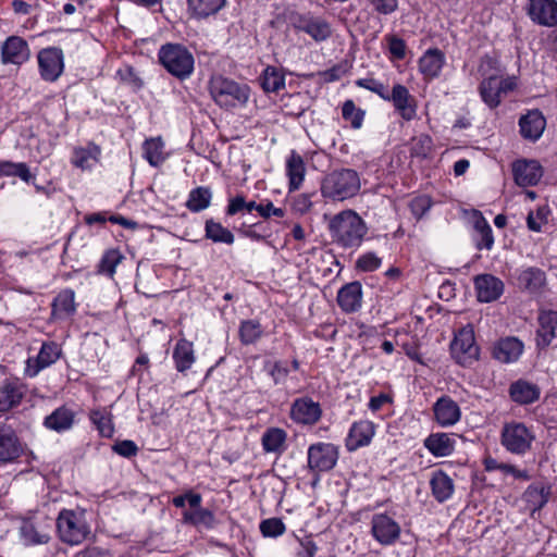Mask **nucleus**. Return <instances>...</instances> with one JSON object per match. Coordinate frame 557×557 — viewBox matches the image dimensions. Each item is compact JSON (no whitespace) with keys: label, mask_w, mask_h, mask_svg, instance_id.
Returning a JSON list of instances; mask_svg holds the SVG:
<instances>
[{"label":"nucleus","mask_w":557,"mask_h":557,"mask_svg":"<svg viewBox=\"0 0 557 557\" xmlns=\"http://www.w3.org/2000/svg\"><path fill=\"white\" fill-rule=\"evenodd\" d=\"M372 10L382 15H389L398 9V0H368Z\"/></svg>","instance_id":"obj_56"},{"label":"nucleus","mask_w":557,"mask_h":557,"mask_svg":"<svg viewBox=\"0 0 557 557\" xmlns=\"http://www.w3.org/2000/svg\"><path fill=\"white\" fill-rule=\"evenodd\" d=\"M435 422L442 428L455 425L461 418L459 405L449 396H441L433 405Z\"/></svg>","instance_id":"obj_18"},{"label":"nucleus","mask_w":557,"mask_h":557,"mask_svg":"<svg viewBox=\"0 0 557 557\" xmlns=\"http://www.w3.org/2000/svg\"><path fill=\"white\" fill-rule=\"evenodd\" d=\"M546 127V120L541 111L530 110L519 119L520 135L530 141H536Z\"/></svg>","instance_id":"obj_20"},{"label":"nucleus","mask_w":557,"mask_h":557,"mask_svg":"<svg viewBox=\"0 0 557 557\" xmlns=\"http://www.w3.org/2000/svg\"><path fill=\"white\" fill-rule=\"evenodd\" d=\"M517 87L515 77H504L500 75H491L484 78L479 92L483 102L491 109L497 108L503 99Z\"/></svg>","instance_id":"obj_6"},{"label":"nucleus","mask_w":557,"mask_h":557,"mask_svg":"<svg viewBox=\"0 0 557 557\" xmlns=\"http://www.w3.org/2000/svg\"><path fill=\"white\" fill-rule=\"evenodd\" d=\"M76 413L73 409L61 406L54 409L44 420V425L57 433H63L71 430L75 423Z\"/></svg>","instance_id":"obj_28"},{"label":"nucleus","mask_w":557,"mask_h":557,"mask_svg":"<svg viewBox=\"0 0 557 557\" xmlns=\"http://www.w3.org/2000/svg\"><path fill=\"white\" fill-rule=\"evenodd\" d=\"M343 117L350 122L354 128H359L362 124L363 113L356 108L352 100H347L342 109Z\"/></svg>","instance_id":"obj_54"},{"label":"nucleus","mask_w":557,"mask_h":557,"mask_svg":"<svg viewBox=\"0 0 557 557\" xmlns=\"http://www.w3.org/2000/svg\"><path fill=\"white\" fill-rule=\"evenodd\" d=\"M258 213L260 216L268 219L272 215L282 218L284 216V210L282 208H275L271 201L258 205Z\"/></svg>","instance_id":"obj_62"},{"label":"nucleus","mask_w":557,"mask_h":557,"mask_svg":"<svg viewBox=\"0 0 557 557\" xmlns=\"http://www.w3.org/2000/svg\"><path fill=\"white\" fill-rule=\"evenodd\" d=\"M337 304L346 312H356L362 304V286L359 282H351L344 285L337 293Z\"/></svg>","instance_id":"obj_26"},{"label":"nucleus","mask_w":557,"mask_h":557,"mask_svg":"<svg viewBox=\"0 0 557 557\" xmlns=\"http://www.w3.org/2000/svg\"><path fill=\"white\" fill-rule=\"evenodd\" d=\"M474 228L482 235L483 244H493L492 228L484 218L478 216L475 219Z\"/></svg>","instance_id":"obj_61"},{"label":"nucleus","mask_w":557,"mask_h":557,"mask_svg":"<svg viewBox=\"0 0 557 557\" xmlns=\"http://www.w3.org/2000/svg\"><path fill=\"white\" fill-rule=\"evenodd\" d=\"M387 100L393 102L396 111L404 120L410 121L416 116V100L404 85H395Z\"/></svg>","instance_id":"obj_23"},{"label":"nucleus","mask_w":557,"mask_h":557,"mask_svg":"<svg viewBox=\"0 0 557 557\" xmlns=\"http://www.w3.org/2000/svg\"><path fill=\"white\" fill-rule=\"evenodd\" d=\"M508 393L512 401L530 405L540 399L541 388L535 383L519 379L510 384Z\"/></svg>","instance_id":"obj_25"},{"label":"nucleus","mask_w":557,"mask_h":557,"mask_svg":"<svg viewBox=\"0 0 557 557\" xmlns=\"http://www.w3.org/2000/svg\"><path fill=\"white\" fill-rule=\"evenodd\" d=\"M61 355L62 349L59 344L54 342L44 343L38 355L27 359L25 374L29 377H35L41 370L57 362Z\"/></svg>","instance_id":"obj_11"},{"label":"nucleus","mask_w":557,"mask_h":557,"mask_svg":"<svg viewBox=\"0 0 557 557\" xmlns=\"http://www.w3.org/2000/svg\"><path fill=\"white\" fill-rule=\"evenodd\" d=\"M375 434V424L369 420H359L351 424L345 446L348 451H355L370 445Z\"/></svg>","instance_id":"obj_16"},{"label":"nucleus","mask_w":557,"mask_h":557,"mask_svg":"<svg viewBox=\"0 0 557 557\" xmlns=\"http://www.w3.org/2000/svg\"><path fill=\"white\" fill-rule=\"evenodd\" d=\"M433 149V140L426 134H420L410 140V154L417 158H428Z\"/></svg>","instance_id":"obj_49"},{"label":"nucleus","mask_w":557,"mask_h":557,"mask_svg":"<svg viewBox=\"0 0 557 557\" xmlns=\"http://www.w3.org/2000/svg\"><path fill=\"white\" fill-rule=\"evenodd\" d=\"M101 149L95 144L77 147L73 150L71 162L74 166L85 171L92 169L100 160Z\"/></svg>","instance_id":"obj_32"},{"label":"nucleus","mask_w":557,"mask_h":557,"mask_svg":"<svg viewBox=\"0 0 557 557\" xmlns=\"http://www.w3.org/2000/svg\"><path fill=\"white\" fill-rule=\"evenodd\" d=\"M112 449L117 455H120L122 457L129 458L137 454L138 447L133 441L125 440V441L115 443L112 446Z\"/></svg>","instance_id":"obj_59"},{"label":"nucleus","mask_w":557,"mask_h":557,"mask_svg":"<svg viewBox=\"0 0 557 557\" xmlns=\"http://www.w3.org/2000/svg\"><path fill=\"white\" fill-rule=\"evenodd\" d=\"M164 144L160 137L147 139L144 143V157L152 166L160 165L165 160Z\"/></svg>","instance_id":"obj_42"},{"label":"nucleus","mask_w":557,"mask_h":557,"mask_svg":"<svg viewBox=\"0 0 557 557\" xmlns=\"http://www.w3.org/2000/svg\"><path fill=\"white\" fill-rule=\"evenodd\" d=\"M296 28L308 34L315 41H324L332 35L330 23L319 16H300L296 23Z\"/></svg>","instance_id":"obj_22"},{"label":"nucleus","mask_w":557,"mask_h":557,"mask_svg":"<svg viewBox=\"0 0 557 557\" xmlns=\"http://www.w3.org/2000/svg\"><path fill=\"white\" fill-rule=\"evenodd\" d=\"M285 78L284 75L273 66H268L264 70L262 77V87L267 92H276L284 88Z\"/></svg>","instance_id":"obj_48"},{"label":"nucleus","mask_w":557,"mask_h":557,"mask_svg":"<svg viewBox=\"0 0 557 557\" xmlns=\"http://www.w3.org/2000/svg\"><path fill=\"white\" fill-rule=\"evenodd\" d=\"M226 0H188L189 10L194 15L203 18L218 13Z\"/></svg>","instance_id":"obj_41"},{"label":"nucleus","mask_w":557,"mask_h":557,"mask_svg":"<svg viewBox=\"0 0 557 557\" xmlns=\"http://www.w3.org/2000/svg\"><path fill=\"white\" fill-rule=\"evenodd\" d=\"M245 206H246V200H245L244 196L238 195V196L230 199L228 206L226 209V213L228 215H235L239 212L245 211Z\"/></svg>","instance_id":"obj_64"},{"label":"nucleus","mask_w":557,"mask_h":557,"mask_svg":"<svg viewBox=\"0 0 557 557\" xmlns=\"http://www.w3.org/2000/svg\"><path fill=\"white\" fill-rule=\"evenodd\" d=\"M263 334V327L258 320H245L239 326V337L244 345L256 343Z\"/></svg>","instance_id":"obj_46"},{"label":"nucleus","mask_w":557,"mask_h":557,"mask_svg":"<svg viewBox=\"0 0 557 557\" xmlns=\"http://www.w3.org/2000/svg\"><path fill=\"white\" fill-rule=\"evenodd\" d=\"M557 336V311H542L539 315L537 346L550 345Z\"/></svg>","instance_id":"obj_29"},{"label":"nucleus","mask_w":557,"mask_h":557,"mask_svg":"<svg viewBox=\"0 0 557 557\" xmlns=\"http://www.w3.org/2000/svg\"><path fill=\"white\" fill-rule=\"evenodd\" d=\"M361 184L359 175L350 169L330 173L322 183V194L332 200L343 201L358 194Z\"/></svg>","instance_id":"obj_2"},{"label":"nucleus","mask_w":557,"mask_h":557,"mask_svg":"<svg viewBox=\"0 0 557 557\" xmlns=\"http://www.w3.org/2000/svg\"><path fill=\"white\" fill-rule=\"evenodd\" d=\"M286 438L287 434L283 429L270 428L262 435V447L265 453L281 454L285 449Z\"/></svg>","instance_id":"obj_40"},{"label":"nucleus","mask_w":557,"mask_h":557,"mask_svg":"<svg viewBox=\"0 0 557 557\" xmlns=\"http://www.w3.org/2000/svg\"><path fill=\"white\" fill-rule=\"evenodd\" d=\"M173 360L178 372L184 373L190 369L196 361L193 343L185 338L177 341L173 350Z\"/></svg>","instance_id":"obj_35"},{"label":"nucleus","mask_w":557,"mask_h":557,"mask_svg":"<svg viewBox=\"0 0 557 557\" xmlns=\"http://www.w3.org/2000/svg\"><path fill=\"white\" fill-rule=\"evenodd\" d=\"M515 181L520 186L536 185L543 176V170L535 160H518L512 165Z\"/></svg>","instance_id":"obj_21"},{"label":"nucleus","mask_w":557,"mask_h":557,"mask_svg":"<svg viewBox=\"0 0 557 557\" xmlns=\"http://www.w3.org/2000/svg\"><path fill=\"white\" fill-rule=\"evenodd\" d=\"M527 13L537 25L557 26V0H528Z\"/></svg>","instance_id":"obj_12"},{"label":"nucleus","mask_w":557,"mask_h":557,"mask_svg":"<svg viewBox=\"0 0 557 557\" xmlns=\"http://www.w3.org/2000/svg\"><path fill=\"white\" fill-rule=\"evenodd\" d=\"M308 467L314 472L332 470L338 459V449L331 443H315L308 448Z\"/></svg>","instance_id":"obj_10"},{"label":"nucleus","mask_w":557,"mask_h":557,"mask_svg":"<svg viewBox=\"0 0 557 557\" xmlns=\"http://www.w3.org/2000/svg\"><path fill=\"white\" fill-rule=\"evenodd\" d=\"M30 52L27 42L18 37L11 36L2 45V62L22 64L29 59Z\"/></svg>","instance_id":"obj_24"},{"label":"nucleus","mask_w":557,"mask_h":557,"mask_svg":"<svg viewBox=\"0 0 557 557\" xmlns=\"http://www.w3.org/2000/svg\"><path fill=\"white\" fill-rule=\"evenodd\" d=\"M24 453V446L15 431L5 424H0V463H9L18 459Z\"/></svg>","instance_id":"obj_14"},{"label":"nucleus","mask_w":557,"mask_h":557,"mask_svg":"<svg viewBox=\"0 0 557 557\" xmlns=\"http://www.w3.org/2000/svg\"><path fill=\"white\" fill-rule=\"evenodd\" d=\"M446 58L437 48L428 49L419 60V71L428 81L436 78L445 64Z\"/></svg>","instance_id":"obj_27"},{"label":"nucleus","mask_w":557,"mask_h":557,"mask_svg":"<svg viewBox=\"0 0 557 557\" xmlns=\"http://www.w3.org/2000/svg\"><path fill=\"white\" fill-rule=\"evenodd\" d=\"M523 352V343L517 337L500 339L494 347V357L505 363L517 361Z\"/></svg>","instance_id":"obj_30"},{"label":"nucleus","mask_w":557,"mask_h":557,"mask_svg":"<svg viewBox=\"0 0 557 557\" xmlns=\"http://www.w3.org/2000/svg\"><path fill=\"white\" fill-rule=\"evenodd\" d=\"M209 91L213 101L224 110L245 107L250 97V88L221 75L211 77Z\"/></svg>","instance_id":"obj_1"},{"label":"nucleus","mask_w":557,"mask_h":557,"mask_svg":"<svg viewBox=\"0 0 557 557\" xmlns=\"http://www.w3.org/2000/svg\"><path fill=\"white\" fill-rule=\"evenodd\" d=\"M207 237L213 242H221L231 244L234 240L233 234L220 223L214 221H207L206 223Z\"/></svg>","instance_id":"obj_51"},{"label":"nucleus","mask_w":557,"mask_h":557,"mask_svg":"<svg viewBox=\"0 0 557 557\" xmlns=\"http://www.w3.org/2000/svg\"><path fill=\"white\" fill-rule=\"evenodd\" d=\"M456 440L447 433H432L424 440V447L435 457H447L455 449Z\"/></svg>","instance_id":"obj_31"},{"label":"nucleus","mask_w":557,"mask_h":557,"mask_svg":"<svg viewBox=\"0 0 557 557\" xmlns=\"http://www.w3.org/2000/svg\"><path fill=\"white\" fill-rule=\"evenodd\" d=\"M38 63L41 77L54 82L63 72V53L58 48H47L39 52Z\"/></svg>","instance_id":"obj_15"},{"label":"nucleus","mask_w":557,"mask_h":557,"mask_svg":"<svg viewBox=\"0 0 557 557\" xmlns=\"http://www.w3.org/2000/svg\"><path fill=\"white\" fill-rule=\"evenodd\" d=\"M124 259L119 249L112 248L106 251L99 263V273L112 276L116 265Z\"/></svg>","instance_id":"obj_50"},{"label":"nucleus","mask_w":557,"mask_h":557,"mask_svg":"<svg viewBox=\"0 0 557 557\" xmlns=\"http://www.w3.org/2000/svg\"><path fill=\"white\" fill-rule=\"evenodd\" d=\"M389 51L396 59H404L406 55V44L398 37L389 38Z\"/></svg>","instance_id":"obj_63"},{"label":"nucleus","mask_w":557,"mask_h":557,"mask_svg":"<svg viewBox=\"0 0 557 557\" xmlns=\"http://www.w3.org/2000/svg\"><path fill=\"white\" fill-rule=\"evenodd\" d=\"M263 369L272 377L275 385L284 384L289 374L287 363L282 360H265Z\"/></svg>","instance_id":"obj_47"},{"label":"nucleus","mask_w":557,"mask_h":557,"mask_svg":"<svg viewBox=\"0 0 557 557\" xmlns=\"http://www.w3.org/2000/svg\"><path fill=\"white\" fill-rule=\"evenodd\" d=\"M371 532L380 544L391 545L398 540L400 527L387 515L377 513L372 517Z\"/></svg>","instance_id":"obj_13"},{"label":"nucleus","mask_w":557,"mask_h":557,"mask_svg":"<svg viewBox=\"0 0 557 557\" xmlns=\"http://www.w3.org/2000/svg\"><path fill=\"white\" fill-rule=\"evenodd\" d=\"M285 530V524L277 518H270L260 523V532L265 537H277L282 535Z\"/></svg>","instance_id":"obj_53"},{"label":"nucleus","mask_w":557,"mask_h":557,"mask_svg":"<svg viewBox=\"0 0 557 557\" xmlns=\"http://www.w3.org/2000/svg\"><path fill=\"white\" fill-rule=\"evenodd\" d=\"M517 281L520 288L536 294L545 284V273L537 268H528L520 271Z\"/></svg>","instance_id":"obj_36"},{"label":"nucleus","mask_w":557,"mask_h":557,"mask_svg":"<svg viewBox=\"0 0 557 557\" xmlns=\"http://www.w3.org/2000/svg\"><path fill=\"white\" fill-rule=\"evenodd\" d=\"M212 194L207 187H197L189 194L187 208L193 212H199L210 206Z\"/></svg>","instance_id":"obj_44"},{"label":"nucleus","mask_w":557,"mask_h":557,"mask_svg":"<svg viewBox=\"0 0 557 557\" xmlns=\"http://www.w3.org/2000/svg\"><path fill=\"white\" fill-rule=\"evenodd\" d=\"M357 85L375 92L384 100H387L389 98V92H388L386 86L375 79H371V78L359 79L357 82Z\"/></svg>","instance_id":"obj_57"},{"label":"nucleus","mask_w":557,"mask_h":557,"mask_svg":"<svg viewBox=\"0 0 557 557\" xmlns=\"http://www.w3.org/2000/svg\"><path fill=\"white\" fill-rule=\"evenodd\" d=\"M112 418V413L108 408H97L89 412V420L102 437L109 438L113 436L114 424Z\"/></svg>","instance_id":"obj_39"},{"label":"nucleus","mask_w":557,"mask_h":557,"mask_svg":"<svg viewBox=\"0 0 557 557\" xmlns=\"http://www.w3.org/2000/svg\"><path fill=\"white\" fill-rule=\"evenodd\" d=\"M0 174L5 176H18L25 182H29L33 176L25 163L1 162Z\"/></svg>","instance_id":"obj_52"},{"label":"nucleus","mask_w":557,"mask_h":557,"mask_svg":"<svg viewBox=\"0 0 557 557\" xmlns=\"http://www.w3.org/2000/svg\"><path fill=\"white\" fill-rule=\"evenodd\" d=\"M534 438L533 432L521 422L506 423L500 434L502 445L516 455H524L531 448Z\"/></svg>","instance_id":"obj_8"},{"label":"nucleus","mask_w":557,"mask_h":557,"mask_svg":"<svg viewBox=\"0 0 557 557\" xmlns=\"http://www.w3.org/2000/svg\"><path fill=\"white\" fill-rule=\"evenodd\" d=\"M549 491L542 485H530L523 494V498L532 511L540 510L548 502Z\"/></svg>","instance_id":"obj_43"},{"label":"nucleus","mask_w":557,"mask_h":557,"mask_svg":"<svg viewBox=\"0 0 557 557\" xmlns=\"http://www.w3.org/2000/svg\"><path fill=\"white\" fill-rule=\"evenodd\" d=\"M183 522L195 527L212 529L215 524V517L211 510L201 507L200 504L197 507H190L189 510L183 511Z\"/></svg>","instance_id":"obj_37"},{"label":"nucleus","mask_w":557,"mask_h":557,"mask_svg":"<svg viewBox=\"0 0 557 557\" xmlns=\"http://www.w3.org/2000/svg\"><path fill=\"white\" fill-rule=\"evenodd\" d=\"M202 502V497L198 493H194L193 491H187L183 495H177L172 499V504L176 508H184L186 504L190 507H197Z\"/></svg>","instance_id":"obj_55"},{"label":"nucleus","mask_w":557,"mask_h":557,"mask_svg":"<svg viewBox=\"0 0 557 557\" xmlns=\"http://www.w3.org/2000/svg\"><path fill=\"white\" fill-rule=\"evenodd\" d=\"M22 398V386L16 382L5 381L0 387V411H8L17 406Z\"/></svg>","instance_id":"obj_38"},{"label":"nucleus","mask_w":557,"mask_h":557,"mask_svg":"<svg viewBox=\"0 0 557 557\" xmlns=\"http://www.w3.org/2000/svg\"><path fill=\"white\" fill-rule=\"evenodd\" d=\"M161 64L175 77L184 79L194 71V57L182 45L168 44L159 51Z\"/></svg>","instance_id":"obj_4"},{"label":"nucleus","mask_w":557,"mask_h":557,"mask_svg":"<svg viewBox=\"0 0 557 557\" xmlns=\"http://www.w3.org/2000/svg\"><path fill=\"white\" fill-rule=\"evenodd\" d=\"M75 311L74 293L72 290L61 292L53 301V313L57 318H65Z\"/></svg>","instance_id":"obj_45"},{"label":"nucleus","mask_w":557,"mask_h":557,"mask_svg":"<svg viewBox=\"0 0 557 557\" xmlns=\"http://www.w3.org/2000/svg\"><path fill=\"white\" fill-rule=\"evenodd\" d=\"M57 531L60 540L72 546L82 544L91 533L85 512L71 509L59 512Z\"/></svg>","instance_id":"obj_3"},{"label":"nucleus","mask_w":557,"mask_h":557,"mask_svg":"<svg viewBox=\"0 0 557 557\" xmlns=\"http://www.w3.org/2000/svg\"><path fill=\"white\" fill-rule=\"evenodd\" d=\"M474 286L478 300L481 302L495 301L504 293V283L492 274H481L475 276Z\"/></svg>","instance_id":"obj_19"},{"label":"nucleus","mask_w":557,"mask_h":557,"mask_svg":"<svg viewBox=\"0 0 557 557\" xmlns=\"http://www.w3.org/2000/svg\"><path fill=\"white\" fill-rule=\"evenodd\" d=\"M52 520L44 513H32L22 520L20 533L26 545H41L50 541Z\"/></svg>","instance_id":"obj_7"},{"label":"nucleus","mask_w":557,"mask_h":557,"mask_svg":"<svg viewBox=\"0 0 557 557\" xmlns=\"http://www.w3.org/2000/svg\"><path fill=\"white\" fill-rule=\"evenodd\" d=\"M286 174L289 181V190H298L305 180L306 165L302 157L296 151H292L286 160Z\"/></svg>","instance_id":"obj_34"},{"label":"nucleus","mask_w":557,"mask_h":557,"mask_svg":"<svg viewBox=\"0 0 557 557\" xmlns=\"http://www.w3.org/2000/svg\"><path fill=\"white\" fill-rule=\"evenodd\" d=\"M431 207V201L428 197H417L411 200L410 209L414 216L421 218Z\"/></svg>","instance_id":"obj_60"},{"label":"nucleus","mask_w":557,"mask_h":557,"mask_svg":"<svg viewBox=\"0 0 557 557\" xmlns=\"http://www.w3.org/2000/svg\"><path fill=\"white\" fill-rule=\"evenodd\" d=\"M430 486L432 495L440 503L449 499L455 490L453 479L442 470H436L432 473Z\"/></svg>","instance_id":"obj_33"},{"label":"nucleus","mask_w":557,"mask_h":557,"mask_svg":"<svg viewBox=\"0 0 557 557\" xmlns=\"http://www.w3.org/2000/svg\"><path fill=\"white\" fill-rule=\"evenodd\" d=\"M381 265V259L376 255L369 252L358 258L356 268L363 271L370 272L376 270Z\"/></svg>","instance_id":"obj_58"},{"label":"nucleus","mask_w":557,"mask_h":557,"mask_svg":"<svg viewBox=\"0 0 557 557\" xmlns=\"http://www.w3.org/2000/svg\"><path fill=\"white\" fill-rule=\"evenodd\" d=\"M321 414L320 404L309 397L297 398L290 407V418L299 424L312 425L320 420Z\"/></svg>","instance_id":"obj_17"},{"label":"nucleus","mask_w":557,"mask_h":557,"mask_svg":"<svg viewBox=\"0 0 557 557\" xmlns=\"http://www.w3.org/2000/svg\"><path fill=\"white\" fill-rule=\"evenodd\" d=\"M453 358L462 367H469L479 358L473 327L468 324L455 335L450 345Z\"/></svg>","instance_id":"obj_9"},{"label":"nucleus","mask_w":557,"mask_h":557,"mask_svg":"<svg viewBox=\"0 0 557 557\" xmlns=\"http://www.w3.org/2000/svg\"><path fill=\"white\" fill-rule=\"evenodd\" d=\"M330 230L334 238L343 244L361 242L367 233L366 223L354 211H343L336 214Z\"/></svg>","instance_id":"obj_5"}]
</instances>
